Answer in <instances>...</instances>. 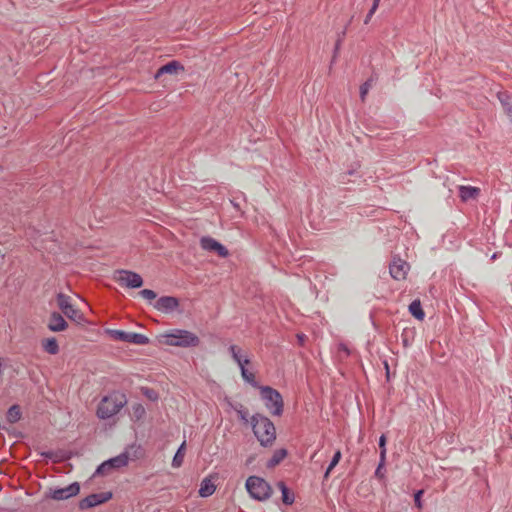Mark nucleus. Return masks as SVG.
Here are the masks:
<instances>
[{"label": "nucleus", "mask_w": 512, "mask_h": 512, "mask_svg": "<svg viewBox=\"0 0 512 512\" xmlns=\"http://www.w3.org/2000/svg\"><path fill=\"white\" fill-rule=\"evenodd\" d=\"M235 411L237 412L238 417H239V419L241 421H243L245 424L249 422V420H248V411L244 407L243 404H241L239 402H236L235 403Z\"/></svg>", "instance_id": "obj_32"}, {"label": "nucleus", "mask_w": 512, "mask_h": 512, "mask_svg": "<svg viewBox=\"0 0 512 512\" xmlns=\"http://www.w3.org/2000/svg\"><path fill=\"white\" fill-rule=\"evenodd\" d=\"M480 194V189L474 186H459V197L463 202L476 199Z\"/></svg>", "instance_id": "obj_17"}, {"label": "nucleus", "mask_w": 512, "mask_h": 512, "mask_svg": "<svg viewBox=\"0 0 512 512\" xmlns=\"http://www.w3.org/2000/svg\"><path fill=\"white\" fill-rule=\"evenodd\" d=\"M125 450L129 452V457L132 456V459H139L144 455V450L140 445L132 444Z\"/></svg>", "instance_id": "obj_29"}, {"label": "nucleus", "mask_w": 512, "mask_h": 512, "mask_svg": "<svg viewBox=\"0 0 512 512\" xmlns=\"http://www.w3.org/2000/svg\"><path fill=\"white\" fill-rule=\"evenodd\" d=\"M259 391L261 400L269 413L272 416H281L284 411V401L281 393L270 386H260Z\"/></svg>", "instance_id": "obj_4"}, {"label": "nucleus", "mask_w": 512, "mask_h": 512, "mask_svg": "<svg viewBox=\"0 0 512 512\" xmlns=\"http://www.w3.org/2000/svg\"><path fill=\"white\" fill-rule=\"evenodd\" d=\"M180 71H184L183 65L177 60H172L158 68L155 79H159L164 74L176 75Z\"/></svg>", "instance_id": "obj_16"}, {"label": "nucleus", "mask_w": 512, "mask_h": 512, "mask_svg": "<svg viewBox=\"0 0 512 512\" xmlns=\"http://www.w3.org/2000/svg\"><path fill=\"white\" fill-rule=\"evenodd\" d=\"M113 497V493L111 491L101 492V493H93L85 498L81 499L78 503V507L80 510L84 511L100 504L106 503L111 500Z\"/></svg>", "instance_id": "obj_9"}, {"label": "nucleus", "mask_w": 512, "mask_h": 512, "mask_svg": "<svg viewBox=\"0 0 512 512\" xmlns=\"http://www.w3.org/2000/svg\"><path fill=\"white\" fill-rule=\"evenodd\" d=\"M163 338V343L168 346L191 348L200 344V338L195 333L185 329H171L163 335Z\"/></svg>", "instance_id": "obj_3"}, {"label": "nucleus", "mask_w": 512, "mask_h": 512, "mask_svg": "<svg viewBox=\"0 0 512 512\" xmlns=\"http://www.w3.org/2000/svg\"><path fill=\"white\" fill-rule=\"evenodd\" d=\"M119 274L118 282L121 286L137 289L142 287L144 283L141 275L134 271L120 270Z\"/></svg>", "instance_id": "obj_14"}, {"label": "nucleus", "mask_w": 512, "mask_h": 512, "mask_svg": "<svg viewBox=\"0 0 512 512\" xmlns=\"http://www.w3.org/2000/svg\"><path fill=\"white\" fill-rule=\"evenodd\" d=\"M423 494H424V490H422V489L417 490L414 493V503H415V506L418 509H422V507H423V503H422V496H423Z\"/></svg>", "instance_id": "obj_37"}, {"label": "nucleus", "mask_w": 512, "mask_h": 512, "mask_svg": "<svg viewBox=\"0 0 512 512\" xmlns=\"http://www.w3.org/2000/svg\"><path fill=\"white\" fill-rule=\"evenodd\" d=\"M509 119L512 121V110L509 111V115H508Z\"/></svg>", "instance_id": "obj_46"}, {"label": "nucleus", "mask_w": 512, "mask_h": 512, "mask_svg": "<svg viewBox=\"0 0 512 512\" xmlns=\"http://www.w3.org/2000/svg\"><path fill=\"white\" fill-rule=\"evenodd\" d=\"M200 246L203 250L214 252L221 258H227L230 254L229 250L222 243L210 236H203L200 239Z\"/></svg>", "instance_id": "obj_13"}, {"label": "nucleus", "mask_w": 512, "mask_h": 512, "mask_svg": "<svg viewBox=\"0 0 512 512\" xmlns=\"http://www.w3.org/2000/svg\"><path fill=\"white\" fill-rule=\"evenodd\" d=\"M229 352L231 354V357L233 358V360L239 365L241 366L242 365H246V364H249L250 363V360L248 358H245L243 359L241 357V349L237 346V345H230L229 346Z\"/></svg>", "instance_id": "obj_26"}, {"label": "nucleus", "mask_w": 512, "mask_h": 512, "mask_svg": "<svg viewBox=\"0 0 512 512\" xmlns=\"http://www.w3.org/2000/svg\"><path fill=\"white\" fill-rule=\"evenodd\" d=\"M497 258V253H494L491 257L492 260L496 259Z\"/></svg>", "instance_id": "obj_47"}, {"label": "nucleus", "mask_w": 512, "mask_h": 512, "mask_svg": "<svg viewBox=\"0 0 512 512\" xmlns=\"http://www.w3.org/2000/svg\"><path fill=\"white\" fill-rule=\"evenodd\" d=\"M497 98L508 116L509 111H512V96L507 91H500L497 93Z\"/></svg>", "instance_id": "obj_22"}, {"label": "nucleus", "mask_w": 512, "mask_h": 512, "mask_svg": "<svg viewBox=\"0 0 512 512\" xmlns=\"http://www.w3.org/2000/svg\"><path fill=\"white\" fill-rule=\"evenodd\" d=\"M138 295L141 296L142 298H144L145 300H147L149 302V304H151L152 306H153V303L157 300L156 292L151 289H143L138 292Z\"/></svg>", "instance_id": "obj_30"}, {"label": "nucleus", "mask_w": 512, "mask_h": 512, "mask_svg": "<svg viewBox=\"0 0 512 512\" xmlns=\"http://www.w3.org/2000/svg\"><path fill=\"white\" fill-rule=\"evenodd\" d=\"M386 443H387V438L384 434H382L379 437V441H378V446L380 449V457L379 458L386 459V453H387Z\"/></svg>", "instance_id": "obj_36"}, {"label": "nucleus", "mask_w": 512, "mask_h": 512, "mask_svg": "<svg viewBox=\"0 0 512 512\" xmlns=\"http://www.w3.org/2000/svg\"><path fill=\"white\" fill-rule=\"evenodd\" d=\"M22 412L18 404L12 405L6 412V420L10 424H14L21 419Z\"/></svg>", "instance_id": "obj_23"}, {"label": "nucleus", "mask_w": 512, "mask_h": 512, "mask_svg": "<svg viewBox=\"0 0 512 512\" xmlns=\"http://www.w3.org/2000/svg\"><path fill=\"white\" fill-rule=\"evenodd\" d=\"M245 487L251 498L262 502L268 500L273 492L265 479L255 475L247 478Z\"/></svg>", "instance_id": "obj_5"}, {"label": "nucleus", "mask_w": 512, "mask_h": 512, "mask_svg": "<svg viewBox=\"0 0 512 512\" xmlns=\"http://www.w3.org/2000/svg\"><path fill=\"white\" fill-rule=\"evenodd\" d=\"M277 486L282 494V502L287 506L292 505L295 501L294 493L287 487V485L283 481H279L277 483Z\"/></svg>", "instance_id": "obj_19"}, {"label": "nucleus", "mask_w": 512, "mask_h": 512, "mask_svg": "<svg viewBox=\"0 0 512 512\" xmlns=\"http://www.w3.org/2000/svg\"><path fill=\"white\" fill-rule=\"evenodd\" d=\"M372 82H373V79L369 78L360 86V98L362 101L365 100V97L372 86Z\"/></svg>", "instance_id": "obj_35"}, {"label": "nucleus", "mask_w": 512, "mask_h": 512, "mask_svg": "<svg viewBox=\"0 0 512 512\" xmlns=\"http://www.w3.org/2000/svg\"><path fill=\"white\" fill-rule=\"evenodd\" d=\"M153 307L164 314H171L179 311L180 301L175 296H161L153 303Z\"/></svg>", "instance_id": "obj_12"}, {"label": "nucleus", "mask_w": 512, "mask_h": 512, "mask_svg": "<svg viewBox=\"0 0 512 512\" xmlns=\"http://www.w3.org/2000/svg\"><path fill=\"white\" fill-rule=\"evenodd\" d=\"M127 404V397L123 392L113 391L104 396L97 406L96 415L99 419L106 420L117 413Z\"/></svg>", "instance_id": "obj_2"}, {"label": "nucleus", "mask_w": 512, "mask_h": 512, "mask_svg": "<svg viewBox=\"0 0 512 512\" xmlns=\"http://www.w3.org/2000/svg\"><path fill=\"white\" fill-rule=\"evenodd\" d=\"M216 490V486L214 485V483L208 479V478H204L202 481H201V484H200V488H199V495L203 498H206V497H209L211 496Z\"/></svg>", "instance_id": "obj_20"}, {"label": "nucleus", "mask_w": 512, "mask_h": 512, "mask_svg": "<svg viewBox=\"0 0 512 512\" xmlns=\"http://www.w3.org/2000/svg\"><path fill=\"white\" fill-rule=\"evenodd\" d=\"M185 450H186V441H183L179 448L177 449L173 459H172V467L173 468H179L182 466L185 456Z\"/></svg>", "instance_id": "obj_24"}, {"label": "nucleus", "mask_w": 512, "mask_h": 512, "mask_svg": "<svg viewBox=\"0 0 512 512\" xmlns=\"http://www.w3.org/2000/svg\"><path fill=\"white\" fill-rule=\"evenodd\" d=\"M254 436L262 447H271L276 440L274 423L265 415L255 413L250 418Z\"/></svg>", "instance_id": "obj_1"}, {"label": "nucleus", "mask_w": 512, "mask_h": 512, "mask_svg": "<svg viewBox=\"0 0 512 512\" xmlns=\"http://www.w3.org/2000/svg\"><path fill=\"white\" fill-rule=\"evenodd\" d=\"M298 338H299L300 341H303L304 335H299Z\"/></svg>", "instance_id": "obj_48"}, {"label": "nucleus", "mask_w": 512, "mask_h": 512, "mask_svg": "<svg viewBox=\"0 0 512 512\" xmlns=\"http://www.w3.org/2000/svg\"><path fill=\"white\" fill-rule=\"evenodd\" d=\"M141 393L150 401H157L159 399L158 392L153 388L141 387Z\"/></svg>", "instance_id": "obj_34"}, {"label": "nucleus", "mask_w": 512, "mask_h": 512, "mask_svg": "<svg viewBox=\"0 0 512 512\" xmlns=\"http://www.w3.org/2000/svg\"><path fill=\"white\" fill-rule=\"evenodd\" d=\"M107 334L114 340L132 343L136 345H147L149 344V338L140 333L126 332L118 329H108Z\"/></svg>", "instance_id": "obj_8"}, {"label": "nucleus", "mask_w": 512, "mask_h": 512, "mask_svg": "<svg viewBox=\"0 0 512 512\" xmlns=\"http://www.w3.org/2000/svg\"><path fill=\"white\" fill-rule=\"evenodd\" d=\"M384 365H385V369H386V377L389 380V378H390V371H389V365H388L387 361L384 362Z\"/></svg>", "instance_id": "obj_41"}, {"label": "nucleus", "mask_w": 512, "mask_h": 512, "mask_svg": "<svg viewBox=\"0 0 512 512\" xmlns=\"http://www.w3.org/2000/svg\"><path fill=\"white\" fill-rule=\"evenodd\" d=\"M355 172H356V171H355L354 169L347 170V171H346L345 173H343V174H342V176H341V177H342V181H344V180H345L346 176H348V175H354V174H355Z\"/></svg>", "instance_id": "obj_40"}, {"label": "nucleus", "mask_w": 512, "mask_h": 512, "mask_svg": "<svg viewBox=\"0 0 512 512\" xmlns=\"http://www.w3.org/2000/svg\"><path fill=\"white\" fill-rule=\"evenodd\" d=\"M132 413H133V418L136 421H139L144 418V416L146 414V410L142 404L136 403L132 406Z\"/></svg>", "instance_id": "obj_31"}, {"label": "nucleus", "mask_w": 512, "mask_h": 512, "mask_svg": "<svg viewBox=\"0 0 512 512\" xmlns=\"http://www.w3.org/2000/svg\"><path fill=\"white\" fill-rule=\"evenodd\" d=\"M57 305L59 309L63 312V314L71 320L76 321L77 323H81L85 321L83 313H81L78 309L74 308L71 304L70 296L59 292L56 295Z\"/></svg>", "instance_id": "obj_7"}, {"label": "nucleus", "mask_w": 512, "mask_h": 512, "mask_svg": "<svg viewBox=\"0 0 512 512\" xmlns=\"http://www.w3.org/2000/svg\"><path fill=\"white\" fill-rule=\"evenodd\" d=\"M385 464H386V459L379 458V463L374 472L375 477L379 480L385 479V473H386Z\"/></svg>", "instance_id": "obj_33"}, {"label": "nucleus", "mask_w": 512, "mask_h": 512, "mask_svg": "<svg viewBox=\"0 0 512 512\" xmlns=\"http://www.w3.org/2000/svg\"><path fill=\"white\" fill-rule=\"evenodd\" d=\"M235 403H236V402H232L231 400H227V404H228V406H229L231 409H233L234 411H235Z\"/></svg>", "instance_id": "obj_42"}, {"label": "nucleus", "mask_w": 512, "mask_h": 512, "mask_svg": "<svg viewBox=\"0 0 512 512\" xmlns=\"http://www.w3.org/2000/svg\"><path fill=\"white\" fill-rule=\"evenodd\" d=\"M129 462V452L123 451L119 455L102 462L95 470L93 476H104L114 469L125 467Z\"/></svg>", "instance_id": "obj_6"}, {"label": "nucleus", "mask_w": 512, "mask_h": 512, "mask_svg": "<svg viewBox=\"0 0 512 512\" xmlns=\"http://www.w3.org/2000/svg\"><path fill=\"white\" fill-rule=\"evenodd\" d=\"M410 314L416 318L417 320H423L425 317V312L422 308L421 302L419 299H415L412 301L408 307Z\"/></svg>", "instance_id": "obj_21"}, {"label": "nucleus", "mask_w": 512, "mask_h": 512, "mask_svg": "<svg viewBox=\"0 0 512 512\" xmlns=\"http://www.w3.org/2000/svg\"><path fill=\"white\" fill-rule=\"evenodd\" d=\"M341 457H342L341 451H340V450H337V451L334 453V455H333V457H332V459H331V461H330V463H329L328 467L326 468V471H325V473H324V478H325V479H327V478L329 477V475H330L331 471L336 467V465H337V464L339 463V461L341 460Z\"/></svg>", "instance_id": "obj_28"}, {"label": "nucleus", "mask_w": 512, "mask_h": 512, "mask_svg": "<svg viewBox=\"0 0 512 512\" xmlns=\"http://www.w3.org/2000/svg\"><path fill=\"white\" fill-rule=\"evenodd\" d=\"M402 342H403V346H404V347H408V346H409V341H408V339L404 338L403 336H402Z\"/></svg>", "instance_id": "obj_44"}, {"label": "nucleus", "mask_w": 512, "mask_h": 512, "mask_svg": "<svg viewBox=\"0 0 512 512\" xmlns=\"http://www.w3.org/2000/svg\"><path fill=\"white\" fill-rule=\"evenodd\" d=\"M40 455L44 458L52 459L54 462L59 461V459H55L56 453L53 451H43V452H40Z\"/></svg>", "instance_id": "obj_38"}, {"label": "nucleus", "mask_w": 512, "mask_h": 512, "mask_svg": "<svg viewBox=\"0 0 512 512\" xmlns=\"http://www.w3.org/2000/svg\"><path fill=\"white\" fill-rule=\"evenodd\" d=\"M231 204H233L235 207H238L237 203H234V201H231Z\"/></svg>", "instance_id": "obj_49"}, {"label": "nucleus", "mask_w": 512, "mask_h": 512, "mask_svg": "<svg viewBox=\"0 0 512 512\" xmlns=\"http://www.w3.org/2000/svg\"><path fill=\"white\" fill-rule=\"evenodd\" d=\"M48 329L52 332H61L67 329L68 323L59 312H52L49 317Z\"/></svg>", "instance_id": "obj_15"}, {"label": "nucleus", "mask_w": 512, "mask_h": 512, "mask_svg": "<svg viewBox=\"0 0 512 512\" xmlns=\"http://www.w3.org/2000/svg\"><path fill=\"white\" fill-rule=\"evenodd\" d=\"M379 2H380V0H373V4H372L371 7L374 8V9H378Z\"/></svg>", "instance_id": "obj_43"}, {"label": "nucleus", "mask_w": 512, "mask_h": 512, "mask_svg": "<svg viewBox=\"0 0 512 512\" xmlns=\"http://www.w3.org/2000/svg\"><path fill=\"white\" fill-rule=\"evenodd\" d=\"M231 204H233L235 207H238L237 203H234V201H231Z\"/></svg>", "instance_id": "obj_50"}, {"label": "nucleus", "mask_w": 512, "mask_h": 512, "mask_svg": "<svg viewBox=\"0 0 512 512\" xmlns=\"http://www.w3.org/2000/svg\"><path fill=\"white\" fill-rule=\"evenodd\" d=\"M240 368V371H241V376L243 378L244 381H246L247 383H249L252 387H255V388H258L261 386L259 385V383L256 381L255 379V375L251 372H249L245 365H242L239 366Z\"/></svg>", "instance_id": "obj_27"}, {"label": "nucleus", "mask_w": 512, "mask_h": 512, "mask_svg": "<svg viewBox=\"0 0 512 512\" xmlns=\"http://www.w3.org/2000/svg\"><path fill=\"white\" fill-rule=\"evenodd\" d=\"M42 347L45 352L51 355H56L59 352V345L54 337L44 339L42 341Z\"/></svg>", "instance_id": "obj_25"}, {"label": "nucleus", "mask_w": 512, "mask_h": 512, "mask_svg": "<svg viewBox=\"0 0 512 512\" xmlns=\"http://www.w3.org/2000/svg\"><path fill=\"white\" fill-rule=\"evenodd\" d=\"M288 455V451L285 448H280L274 451L272 457L267 461L266 467L272 469L279 465Z\"/></svg>", "instance_id": "obj_18"}, {"label": "nucleus", "mask_w": 512, "mask_h": 512, "mask_svg": "<svg viewBox=\"0 0 512 512\" xmlns=\"http://www.w3.org/2000/svg\"><path fill=\"white\" fill-rule=\"evenodd\" d=\"M79 492L80 484L78 482H73L64 488H50L46 496L53 500L61 501L76 496Z\"/></svg>", "instance_id": "obj_10"}, {"label": "nucleus", "mask_w": 512, "mask_h": 512, "mask_svg": "<svg viewBox=\"0 0 512 512\" xmlns=\"http://www.w3.org/2000/svg\"><path fill=\"white\" fill-rule=\"evenodd\" d=\"M2 367H3V362H2V359L0 358V375L2 374Z\"/></svg>", "instance_id": "obj_45"}, {"label": "nucleus", "mask_w": 512, "mask_h": 512, "mask_svg": "<svg viewBox=\"0 0 512 512\" xmlns=\"http://www.w3.org/2000/svg\"><path fill=\"white\" fill-rule=\"evenodd\" d=\"M377 9H374V8H370L369 12L367 13L365 19H364V24H368L369 21L371 20L372 16L374 15V13L376 12Z\"/></svg>", "instance_id": "obj_39"}, {"label": "nucleus", "mask_w": 512, "mask_h": 512, "mask_svg": "<svg viewBox=\"0 0 512 512\" xmlns=\"http://www.w3.org/2000/svg\"><path fill=\"white\" fill-rule=\"evenodd\" d=\"M410 265L399 256H393L392 261L389 264V272L394 280H404L408 274Z\"/></svg>", "instance_id": "obj_11"}]
</instances>
